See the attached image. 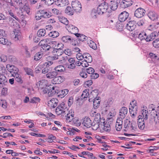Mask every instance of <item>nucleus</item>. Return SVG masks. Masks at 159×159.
Returning <instances> with one entry per match:
<instances>
[{"label": "nucleus", "mask_w": 159, "mask_h": 159, "mask_svg": "<svg viewBox=\"0 0 159 159\" xmlns=\"http://www.w3.org/2000/svg\"><path fill=\"white\" fill-rule=\"evenodd\" d=\"M87 43L89 46L94 50H96L97 48L96 44L94 42L91 40V39H88L87 41Z\"/></svg>", "instance_id": "obj_30"}, {"label": "nucleus", "mask_w": 159, "mask_h": 159, "mask_svg": "<svg viewBox=\"0 0 159 159\" xmlns=\"http://www.w3.org/2000/svg\"><path fill=\"white\" fill-rule=\"evenodd\" d=\"M64 45L61 43H59L57 42V44L55 48V50H57V53H55V56H53L52 57V59L53 60H57L59 58V56H60L61 55V52H59V51L62 49L64 48Z\"/></svg>", "instance_id": "obj_4"}, {"label": "nucleus", "mask_w": 159, "mask_h": 159, "mask_svg": "<svg viewBox=\"0 0 159 159\" xmlns=\"http://www.w3.org/2000/svg\"><path fill=\"white\" fill-rule=\"evenodd\" d=\"M129 14L126 11H124L119 15L118 17L119 21L120 22H124L127 20L129 17Z\"/></svg>", "instance_id": "obj_11"}, {"label": "nucleus", "mask_w": 159, "mask_h": 159, "mask_svg": "<svg viewBox=\"0 0 159 159\" xmlns=\"http://www.w3.org/2000/svg\"><path fill=\"white\" fill-rule=\"evenodd\" d=\"M98 90L97 89H95L93 90L90 93L89 98H91L92 96L93 98H95L98 94Z\"/></svg>", "instance_id": "obj_53"}, {"label": "nucleus", "mask_w": 159, "mask_h": 159, "mask_svg": "<svg viewBox=\"0 0 159 159\" xmlns=\"http://www.w3.org/2000/svg\"><path fill=\"white\" fill-rule=\"evenodd\" d=\"M48 35L51 37L56 38L59 35V33L57 31H54L50 32Z\"/></svg>", "instance_id": "obj_46"}, {"label": "nucleus", "mask_w": 159, "mask_h": 159, "mask_svg": "<svg viewBox=\"0 0 159 159\" xmlns=\"http://www.w3.org/2000/svg\"><path fill=\"white\" fill-rule=\"evenodd\" d=\"M158 35V33L155 31L151 33L148 35L144 32H141L139 34L138 38L140 40H145L146 42H149L153 40Z\"/></svg>", "instance_id": "obj_1"}, {"label": "nucleus", "mask_w": 159, "mask_h": 159, "mask_svg": "<svg viewBox=\"0 0 159 159\" xmlns=\"http://www.w3.org/2000/svg\"><path fill=\"white\" fill-rule=\"evenodd\" d=\"M148 112L147 110L143 109L142 110V114L143 117V119L147 120L148 119Z\"/></svg>", "instance_id": "obj_44"}, {"label": "nucleus", "mask_w": 159, "mask_h": 159, "mask_svg": "<svg viewBox=\"0 0 159 159\" xmlns=\"http://www.w3.org/2000/svg\"><path fill=\"white\" fill-rule=\"evenodd\" d=\"M65 68L64 66L59 65L56 66L54 68V70L56 71L59 72H62L65 71Z\"/></svg>", "instance_id": "obj_39"}, {"label": "nucleus", "mask_w": 159, "mask_h": 159, "mask_svg": "<svg viewBox=\"0 0 159 159\" xmlns=\"http://www.w3.org/2000/svg\"><path fill=\"white\" fill-rule=\"evenodd\" d=\"M47 81L44 80H42L39 81L37 85L39 90L43 89L45 87H47Z\"/></svg>", "instance_id": "obj_22"}, {"label": "nucleus", "mask_w": 159, "mask_h": 159, "mask_svg": "<svg viewBox=\"0 0 159 159\" xmlns=\"http://www.w3.org/2000/svg\"><path fill=\"white\" fill-rule=\"evenodd\" d=\"M149 18L152 20H154L158 17V15L154 11H149L148 14Z\"/></svg>", "instance_id": "obj_23"}, {"label": "nucleus", "mask_w": 159, "mask_h": 159, "mask_svg": "<svg viewBox=\"0 0 159 159\" xmlns=\"http://www.w3.org/2000/svg\"><path fill=\"white\" fill-rule=\"evenodd\" d=\"M40 99L39 97H33L30 99V102L32 103H36L40 102Z\"/></svg>", "instance_id": "obj_51"}, {"label": "nucleus", "mask_w": 159, "mask_h": 159, "mask_svg": "<svg viewBox=\"0 0 159 159\" xmlns=\"http://www.w3.org/2000/svg\"><path fill=\"white\" fill-rule=\"evenodd\" d=\"M61 40L63 42L67 43H71L74 40L72 38L68 35L63 36L61 38Z\"/></svg>", "instance_id": "obj_27"}, {"label": "nucleus", "mask_w": 159, "mask_h": 159, "mask_svg": "<svg viewBox=\"0 0 159 159\" xmlns=\"http://www.w3.org/2000/svg\"><path fill=\"white\" fill-rule=\"evenodd\" d=\"M89 90L88 89H85L84 90L82 93L81 96L82 99L87 98L89 96Z\"/></svg>", "instance_id": "obj_42"}, {"label": "nucleus", "mask_w": 159, "mask_h": 159, "mask_svg": "<svg viewBox=\"0 0 159 159\" xmlns=\"http://www.w3.org/2000/svg\"><path fill=\"white\" fill-rule=\"evenodd\" d=\"M7 80L6 77L3 75H0V86L3 87L4 85L5 82H7Z\"/></svg>", "instance_id": "obj_36"}, {"label": "nucleus", "mask_w": 159, "mask_h": 159, "mask_svg": "<svg viewBox=\"0 0 159 159\" xmlns=\"http://www.w3.org/2000/svg\"><path fill=\"white\" fill-rule=\"evenodd\" d=\"M43 54L40 52H38L36 53L34 57V60L35 61H38L40 60L42 57Z\"/></svg>", "instance_id": "obj_54"}, {"label": "nucleus", "mask_w": 159, "mask_h": 159, "mask_svg": "<svg viewBox=\"0 0 159 159\" xmlns=\"http://www.w3.org/2000/svg\"><path fill=\"white\" fill-rule=\"evenodd\" d=\"M101 119V115L99 113H97V114L95 116L94 119V121L96 122H99Z\"/></svg>", "instance_id": "obj_62"}, {"label": "nucleus", "mask_w": 159, "mask_h": 159, "mask_svg": "<svg viewBox=\"0 0 159 159\" xmlns=\"http://www.w3.org/2000/svg\"><path fill=\"white\" fill-rule=\"evenodd\" d=\"M46 34L45 30L44 29H41L39 30L37 35L39 37L44 36Z\"/></svg>", "instance_id": "obj_45"}, {"label": "nucleus", "mask_w": 159, "mask_h": 159, "mask_svg": "<svg viewBox=\"0 0 159 159\" xmlns=\"http://www.w3.org/2000/svg\"><path fill=\"white\" fill-rule=\"evenodd\" d=\"M98 11V14L99 15H102L106 12L99 5L96 9Z\"/></svg>", "instance_id": "obj_48"}, {"label": "nucleus", "mask_w": 159, "mask_h": 159, "mask_svg": "<svg viewBox=\"0 0 159 159\" xmlns=\"http://www.w3.org/2000/svg\"><path fill=\"white\" fill-rule=\"evenodd\" d=\"M13 69H14L12 71L13 72H11V74L12 76L13 77L16 74L18 73L19 70L18 68L15 66Z\"/></svg>", "instance_id": "obj_63"}, {"label": "nucleus", "mask_w": 159, "mask_h": 159, "mask_svg": "<svg viewBox=\"0 0 159 159\" xmlns=\"http://www.w3.org/2000/svg\"><path fill=\"white\" fill-rule=\"evenodd\" d=\"M67 105L63 102L60 104L56 109V112L58 115H62L64 116L67 112Z\"/></svg>", "instance_id": "obj_2"}, {"label": "nucleus", "mask_w": 159, "mask_h": 159, "mask_svg": "<svg viewBox=\"0 0 159 159\" xmlns=\"http://www.w3.org/2000/svg\"><path fill=\"white\" fill-rule=\"evenodd\" d=\"M101 127L102 129V132H109L111 131V128L109 123L106 122L104 123V124L102 125Z\"/></svg>", "instance_id": "obj_24"}, {"label": "nucleus", "mask_w": 159, "mask_h": 159, "mask_svg": "<svg viewBox=\"0 0 159 159\" xmlns=\"http://www.w3.org/2000/svg\"><path fill=\"white\" fill-rule=\"evenodd\" d=\"M153 46L155 48H159V38L154 40L153 43Z\"/></svg>", "instance_id": "obj_58"}, {"label": "nucleus", "mask_w": 159, "mask_h": 159, "mask_svg": "<svg viewBox=\"0 0 159 159\" xmlns=\"http://www.w3.org/2000/svg\"><path fill=\"white\" fill-rule=\"evenodd\" d=\"M50 87L48 86L47 85V87H45L43 88V89H41L39 90L40 91H42V92L43 93L45 94L46 93H48V91H49V89H50Z\"/></svg>", "instance_id": "obj_60"}, {"label": "nucleus", "mask_w": 159, "mask_h": 159, "mask_svg": "<svg viewBox=\"0 0 159 159\" xmlns=\"http://www.w3.org/2000/svg\"><path fill=\"white\" fill-rule=\"evenodd\" d=\"M71 5L73 9L76 12H80L81 11V5L79 2H73Z\"/></svg>", "instance_id": "obj_6"}, {"label": "nucleus", "mask_w": 159, "mask_h": 159, "mask_svg": "<svg viewBox=\"0 0 159 159\" xmlns=\"http://www.w3.org/2000/svg\"><path fill=\"white\" fill-rule=\"evenodd\" d=\"M84 58L89 63H91L92 61V58L91 55L88 53H85L83 54Z\"/></svg>", "instance_id": "obj_34"}, {"label": "nucleus", "mask_w": 159, "mask_h": 159, "mask_svg": "<svg viewBox=\"0 0 159 159\" xmlns=\"http://www.w3.org/2000/svg\"><path fill=\"white\" fill-rule=\"evenodd\" d=\"M100 100L98 98H95L93 101V105L94 108H97L100 105Z\"/></svg>", "instance_id": "obj_38"}, {"label": "nucleus", "mask_w": 159, "mask_h": 159, "mask_svg": "<svg viewBox=\"0 0 159 159\" xmlns=\"http://www.w3.org/2000/svg\"><path fill=\"white\" fill-rule=\"evenodd\" d=\"M150 31H154L158 29V26H157V25L155 23H153L150 25L147 28Z\"/></svg>", "instance_id": "obj_40"}, {"label": "nucleus", "mask_w": 159, "mask_h": 159, "mask_svg": "<svg viewBox=\"0 0 159 159\" xmlns=\"http://www.w3.org/2000/svg\"><path fill=\"white\" fill-rule=\"evenodd\" d=\"M82 125L87 128H90L91 126V120L88 117H85L82 120Z\"/></svg>", "instance_id": "obj_14"}, {"label": "nucleus", "mask_w": 159, "mask_h": 159, "mask_svg": "<svg viewBox=\"0 0 159 159\" xmlns=\"http://www.w3.org/2000/svg\"><path fill=\"white\" fill-rule=\"evenodd\" d=\"M98 11L95 9H93L91 12V16L93 19H96L98 16Z\"/></svg>", "instance_id": "obj_41"}, {"label": "nucleus", "mask_w": 159, "mask_h": 159, "mask_svg": "<svg viewBox=\"0 0 159 159\" xmlns=\"http://www.w3.org/2000/svg\"><path fill=\"white\" fill-rule=\"evenodd\" d=\"M154 123H155V124H157V123H156V121H155V118L153 116H152V117L150 118L149 121L145 122L146 126L147 128H152L153 126Z\"/></svg>", "instance_id": "obj_20"}, {"label": "nucleus", "mask_w": 159, "mask_h": 159, "mask_svg": "<svg viewBox=\"0 0 159 159\" xmlns=\"http://www.w3.org/2000/svg\"><path fill=\"white\" fill-rule=\"evenodd\" d=\"M15 80L20 84H22L23 83V80L21 76L19 74H16L14 76Z\"/></svg>", "instance_id": "obj_32"}, {"label": "nucleus", "mask_w": 159, "mask_h": 159, "mask_svg": "<svg viewBox=\"0 0 159 159\" xmlns=\"http://www.w3.org/2000/svg\"><path fill=\"white\" fill-rule=\"evenodd\" d=\"M145 12V11L144 9L141 8H139L135 11L134 15L136 17L140 18L144 16Z\"/></svg>", "instance_id": "obj_7"}, {"label": "nucleus", "mask_w": 159, "mask_h": 159, "mask_svg": "<svg viewBox=\"0 0 159 159\" xmlns=\"http://www.w3.org/2000/svg\"><path fill=\"white\" fill-rule=\"evenodd\" d=\"M145 120L143 119V120H140V121H138V125L139 128L142 130L144 129L145 126L146 124H145Z\"/></svg>", "instance_id": "obj_33"}, {"label": "nucleus", "mask_w": 159, "mask_h": 159, "mask_svg": "<svg viewBox=\"0 0 159 159\" xmlns=\"http://www.w3.org/2000/svg\"><path fill=\"white\" fill-rule=\"evenodd\" d=\"M68 90L66 89L61 90H59V92L57 96L58 97L62 98H63L68 93Z\"/></svg>", "instance_id": "obj_29"}, {"label": "nucleus", "mask_w": 159, "mask_h": 159, "mask_svg": "<svg viewBox=\"0 0 159 159\" xmlns=\"http://www.w3.org/2000/svg\"><path fill=\"white\" fill-rule=\"evenodd\" d=\"M0 104L3 108L5 109L7 107V103L6 101L5 100H1L0 102Z\"/></svg>", "instance_id": "obj_59"}, {"label": "nucleus", "mask_w": 159, "mask_h": 159, "mask_svg": "<svg viewBox=\"0 0 159 159\" xmlns=\"http://www.w3.org/2000/svg\"><path fill=\"white\" fill-rule=\"evenodd\" d=\"M55 3L58 7H64L69 4V1L68 0H57Z\"/></svg>", "instance_id": "obj_15"}, {"label": "nucleus", "mask_w": 159, "mask_h": 159, "mask_svg": "<svg viewBox=\"0 0 159 159\" xmlns=\"http://www.w3.org/2000/svg\"><path fill=\"white\" fill-rule=\"evenodd\" d=\"M136 27V22L134 20L129 21L126 25V28L130 31H133Z\"/></svg>", "instance_id": "obj_10"}, {"label": "nucleus", "mask_w": 159, "mask_h": 159, "mask_svg": "<svg viewBox=\"0 0 159 159\" xmlns=\"http://www.w3.org/2000/svg\"><path fill=\"white\" fill-rule=\"evenodd\" d=\"M66 28L69 32L74 34L75 36L76 35H79L78 33V29L75 25H68L66 26Z\"/></svg>", "instance_id": "obj_5"}, {"label": "nucleus", "mask_w": 159, "mask_h": 159, "mask_svg": "<svg viewBox=\"0 0 159 159\" xmlns=\"http://www.w3.org/2000/svg\"><path fill=\"white\" fill-rule=\"evenodd\" d=\"M137 104V102L134 100L132 101L130 103L129 112L133 117H135L137 113L138 106Z\"/></svg>", "instance_id": "obj_3"}, {"label": "nucleus", "mask_w": 159, "mask_h": 159, "mask_svg": "<svg viewBox=\"0 0 159 159\" xmlns=\"http://www.w3.org/2000/svg\"><path fill=\"white\" fill-rule=\"evenodd\" d=\"M47 43L50 45V46L52 48V50H54L53 55L55 56V53H57V50H55V48L56 47L57 45V42L56 41H51L50 39H48Z\"/></svg>", "instance_id": "obj_17"}, {"label": "nucleus", "mask_w": 159, "mask_h": 159, "mask_svg": "<svg viewBox=\"0 0 159 159\" xmlns=\"http://www.w3.org/2000/svg\"><path fill=\"white\" fill-rule=\"evenodd\" d=\"M0 43L2 44L3 45H10L11 43L9 42L8 41V40L7 39H5L3 38H0Z\"/></svg>", "instance_id": "obj_43"}, {"label": "nucleus", "mask_w": 159, "mask_h": 159, "mask_svg": "<svg viewBox=\"0 0 159 159\" xmlns=\"http://www.w3.org/2000/svg\"><path fill=\"white\" fill-rule=\"evenodd\" d=\"M49 91L48 93V95L49 96H52L55 94H58L59 92V88L56 86L50 87Z\"/></svg>", "instance_id": "obj_12"}, {"label": "nucleus", "mask_w": 159, "mask_h": 159, "mask_svg": "<svg viewBox=\"0 0 159 159\" xmlns=\"http://www.w3.org/2000/svg\"><path fill=\"white\" fill-rule=\"evenodd\" d=\"M15 66L13 65H11L10 64H7L6 65V68L7 70L9 72L11 73V72H13V70Z\"/></svg>", "instance_id": "obj_56"}, {"label": "nucleus", "mask_w": 159, "mask_h": 159, "mask_svg": "<svg viewBox=\"0 0 159 159\" xmlns=\"http://www.w3.org/2000/svg\"><path fill=\"white\" fill-rule=\"evenodd\" d=\"M79 35H76V36L78 38L79 40L82 41H84L86 40H88V39H90V38L86 36L83 34H78Z\"/></svg>", "instance_id": "obj_35"}, {"label": "nucleus", "mask_w": 159, "mask_h": 159, "mask_svg": "<svg viewBox=\"0 0 159 159\" xmlns=\"http://www.w3.org/2000/svg\"><path fill=\"white\" fill-rule=\"evenodd\" d=\"M120 0H112L110 2V10L115 11L118 7V4L120 2Z\"/></svg>", "instance_id": "obj_9"}, {"label": "nucleus", "mask_w": 159, "mask_h": 159, "mask_svg": "<svg viewBox=\"0 0 159 159\" xmlns=\"http://www.w3.org/2000/svg\"><path fill=\"white\" fill-rule=\"evenodd\" d=\"M38 13L41 14L42 17L44 18H49L51 16L50 14L44 10H41L38 11Z\"/></svg>", "instance_id": "obj_25"}, {"label": "nucleus", "mask_w": 159, "mask_h": 159, "mask_svg": "<svg viewBox=\"0 0 159 159\" xmlns=\"http://www.w3.org/2000/svg\"><path fill=\"white\" fill-rule=\"evenodd\" d=\"M13 1L17 7H19L20 8L22 4V0H13Z\"/></svg>", "instance_id": "obj_64"}, {"label": "nucleus", "mask_w": 159, "mask_h": 159, "mask_svg": "<svg viewBox=\"0 0 159 159\" xmlns=\"http://www.w3.org/2000/svg\"><path fill=\"white\" fill-rule=\"evenodd\" d=\"M48 39H46L41 40L39 43V45L42 47H43L44 45L46 44L47 43H48Z\"/></svg>", "instance_id": "obj_57"}, {"label": "nucleus", "mask_w": 159, "mask_h": 159, "mask_svg": "<svg viewBox=\"0 0 159 159\" xmlns=\"http://www.w3.org/2000/svg\"><path fill=\"white\" fill-rule=\"evenodd\" d=\"M24 70L25 72L27 74L31 76H33L34 75L33 72V70L30 68L27 67H25L24 68Z\"/></svg>", "instance_id": "obj_50"}, {"label": "nucleus", "mask_w": 159, "mask_h": 159, "mask_svg": "<svg viewBox=\"0 0 159 159\" xmlns=\"http://www.w3.org/2000/svg\"><path fill=\"white\" fill-rule=\"evenodd\" d=\"M15 66L13 65H11L10 64H7L6 65V68L7 70L9 72L11 73V72H13V70Z\"/></svg>", "instance_id": "obj_55"}, {"label": "nucleus", "mask_w": 159, "mask_h": 159, "mask_svg": "<svg viewBox=\"0 0 159 159\" xmlns=\"http://www.w3.org/2000/svg\"><path fill=\"white\" fill-rule=\"evenodd\" d=\"M69 63L67 64V68L71 69H75V60L73 58H70L68 59Z\"/></svg>", "instance_id": "obj_21"}, {"label": "nucleus", "mask_w": 159, "mask_h": 159, "mask_svg": "<svg viewBox=\"0 0 159 159\" xmlns=\"http://www.w3.org/2000/svg\"><path fill=\"white\" fill-rule=\"evenodd\" d=\"M57 75V72L56 71H53L48 72L46 74V76L48 79H53L55 78Z\"/></svg>", "instance_id": "obj_28"}, {"label": "nucleus", "mask_w": 159, "mask_h": 159, "mask_svg": "<svg viewBox=\"0 0 159 159\" xmlns=\"http://www.w3.org/2000/svg\"><path fill=\"white\" fill-rule=\"evenodd\" d=\"M129 129L133 132L135 131L137 129V125L136 123L134 122H132L130 124Z\"/></svg>", "instance_id": "obj_52"}, {"label": "nucleus", "mask_w": 159, "mask_h": 159, "mask_svg": "<svg viewBox=\"0 0 159 159\" xmlns=\"http://www.w3.org/2000/svg\"><path fill=\"white\" fill-rule=\"evenodd\" d=\"M128 112V110L125 107H123L120 110L119 117L122 119H124Z\"/></svg>", "instance_id": "obj_19"}, {"label": "nucleus", "mask_w": 159, "mask_h": 159, "mask_svg": "<svg viewBox=\"0 0 159 159\" xmlns=\"http://www.w3.org/2000/svg\"><path fill=\"white\" fill-rule=\"evenodd\" d=\"M42 48L45 51H48V52L52 53L53 55L54 50L50 46V45L47 43L45 45H44L43 47H42Z\"/></svg>", "instance_id": "obj_26"}, {"label": "nucleus", "mask_w": 159, "mask_h": 159, "mask_svg": "<svg viewBox=\"0 0 159 159\" xmlns=\"http://www.w3.org/2000/svg\"><path fill=\"white\" fill-rule=\"evenodd\" d=\"M58 102L57 98H53L48 102V106L51 108H54L57 106Z\"/></svg>", "instance_id": "obj_16"}, {"label": "nucleus", "mask_w": 159, "mask_h": 159, "mask_svg": "<svg viewBox=\"0 0 159 159\" xmlns=\"http://www.w3.org/2000/svg\"><path fill=\"white\" fill-rule=\"evenodd\" d=\"M64 80V79L63 76H56L52 80V82L53 84H59L63 82Z\"/></svg>", "instance_id": "obj_18"}, {"label": "nucleus", "mask_w": 159, "mask_h": 159, "mask_svg": "<svg viewBox=\"0 0 159 159\" xmlns=\"http://www.w3.org/2000/svg\"><path fill=\"white\" fill-rule=\"evenodd\" d=\"M100 6L102 7L104 10L106 12H110L111 10L109 7V4L105 2L101 3L100 5Z\"/></svg>", "instance_id": "obj_31"}, {"label": "nucleus", "mask_w": 159, "mask_h": 159, "mask_svg": "<svg viewBox=\"0 0 159 159\" xmlns=\"http://www.w3.org/2000/svg\"><path fill=\"white\" fill-rule=\"evenodd\" d=\"M24 48L25 50V54L27 57H30L31 55L30 52L28 51V48L27 46H25L24 47Z\"/></svg>", "instance_id": "obj_61"}, {"label": "nucleus", "mask_w": 159, "mask_h": 159, "mask_svg": "<svg viewBox=\"0 0 159 159\" xmlns=\"http://www.w3.org/2000/svg\"><path fill=\"white\" fill-rule=\"evenodd\" d=\"M64 116L66 118V122H70L74 119V112L72 110H70Z\"/></svg>", "instance_id": "obj_8"}, {"label": "nucleus", "mask_w": 159, "mask_h": 159, "mask_svg": "<svg viewBox=\"0 0 159 159\" xmlns=\"http://www.w3.org/2000/svg\"><path fill=\"white\" fill-rule=\"evenodd\" d=\"M59 58L57 59H59L58 61L59 62H60L61 63H63L65 62L68 59V57L67 56H62V54L60 56H59Z\"/></svg>", "instance_id": "obj_47"}, {"label": "nucleus", "mask_w": 159, "mask_h": 159, "mask_svg": "<svg viewBox=\"0 0 159 159\" xmlns=\"http://www.w3.org/2000/svg\"><path fill=\"white\" fill-rule=\"evenodd\" d=\"M65 12L69 15H72L73 14V11L70 7H67L65 10Z\"/></svg>", "instance_id": "obj_49"}, {"label": "nucleus", "mask_w": 159, "mask_h": 159, "mask_svg": "<svg viewBox=\"0 0 159 159\" xmlns=\"http://www.w3.org/2000/svg\"><path fill=\"white\" fill-rule=\"evenodd\" d=\"M58 19L60 22L66 25V26L68 25L69 21L65 17L63 16L58 17Z\"/></svg>", "instance_id": "obj_37"}, {"label": "nucleus", "mask_w": 159, "mask_h": 159, "mask_svg": "<svg viewBox=\"0 0 159 159\" xmlns=\"http://www.w3.org/2000/svg\"><path fill=\"white\" fill-rule=\"evenodd\" d=\"M133 3L132 0H123L120 3V7L124 8L131 6Z\"/></svg>", "instance_id": "obj_13"}]
</instances>
